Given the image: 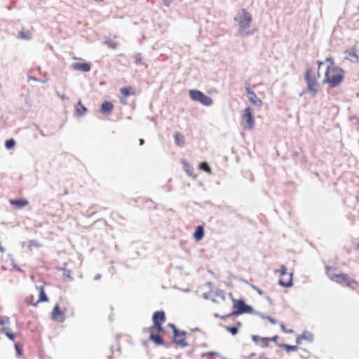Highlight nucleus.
I'll list each match as a JSON object with an SVG mask.
<instances>
[{"label": "nucleus", "mask_w": 359, "mask_h": 359, "mask_svg": "<svg viewBox=\"0 0 359 359\" xmlns=\"http://www.w3.org/2000/svg\"><path fill=\"white\" fill-rule=\"evenodd\" d=\"M139 142H140V145H142L144 142V140H142V139H140Z\"/></svg>", "instance_id": "ea45409f"}, {"label": "nucleus", "mask_w": 359, "mask_h": 359, "mask_svg": "<svg viewBox=\"0 0 359 359\" xmlns=\"http://www.w3.org/2000/svg\"><path fill=\"white\" fill-rule=\"evenodd\" d=\"M207 355H218V353H215V352H209V353H207Z\"/></svg>", "instance_id": "58836bf2"}, {"label": "nucleus", "mask_w": 359, "mask_h": 359, "mask_svg": "<svg viewBox=\"0 0 359 359\" xmlns=\"http://www.w3.org/2000/svg\"><path fill=\"white\" fill-rule=\"evenodd\" d=\"M62 99H65V96L64 95H62L61 97Z\"/></svg>", "instance_id": "79ce46f5"}, {"label": "nucleus", "mask_w": 359, "mask_h": 359, "mask_svg": "<svg viewBox=\"0 0 359 359\" xmlns=\"http://www.w3.org/2000/svg\"><path fill=\"white\" fill-rule=\"evenodd\" d=\"M1 332L4 333L6 337L11 341H14L15 338V334L11 332H10L9 328L3 327L1 329Z\"/></svg>", "instance_id": "b1692460"}, {"label": "nucleus", "mask_w": 359, "mask_h": 359, "mask_svg": "<svg viewBox=\"0 0 359 359\" xmlns=\"http://www.w3.org/2000/svg\"><path fill=\"white\" fill-rule=\"evenodd\" d=\"M280 347L283 348L287 352L297 351L298 350L297 346H292L289 344H281Z\"/></svg>", "instance_id": "a878e982"}, {"label": "nucleus", "mask_w": 359, "mask_h": 359, "mask_svg": "<svg viewBox=\"0 0 359 359\" xmlns=\"http://www.w3.org/2000/svg\"><path fill=\"white\" fill-rule=\"evenodd\" d=\"M72 68L76 71L88 72L90 71L91 65L87 62H76L72 65Z\"/></svg>", "instance_id": "f3484780"}, {"label": "nucleus", "mask_w": 359, "mask_h": 359, "mask_svg": "<svg viewBox=\"0 0 359 359\" xmlns=\"http://www.w3.org/2000/svg\"><path fill=\"white\" fill-rule=\"evenodd\" d=\"M281 327H282V329H283V330L285 329V327H284V325H281Z\"/></svg>", "instance_id": "a19ab883"}, {"label": "nucleus", "mask_w": 359, "mask_h": 359, "mask_svg": "<svg viewBox=\"0 0 359 359\" xmlns=\"http://www.w3.org/2000/svg\"><path fill=\"white\" fill-rule=\"evenodd\" d=\"M278 339V336H273V337L270 338V341H276Z\"/></svg>", "instance_id": "e433bc0d"}, {"label": "nucleus", "mask_w": 359, "mask_h": 359, "mask_svg": "<svg viewBox=\"0 0 359 359\" xmlns=\"http://www.w3.org/2000/svg\"><path fill=\"white\" fill-rule=\"evenodd\" d=\"M142 60V56L140 54H137L135 57V63L139 64L141 62Z\"/></svg>", "instance_id": "72a5a7b5"}, {"label": "nucleus", "mask_w": 359, "mask_h": 359, "mask_svg": "<svg viewBox=\"0 0 359 359\" xmlns=\"http://www.w3.org/2000/svg\"><path fill=\"white\" fill-rule=\"evenodd\" d=\"M66 311L65 306H60L59 304H55L52 311V318L60 323L63 322L65 319Z\"/></svg>", "instance_id": "ddd939ff"}, {"label": "nucleus", "mask_w": 359, "mask_h": 359, "mask_svg": "<svg viewBox=\"0 0 359 359\" xmlns=\"http://www.w3.org/2000/svg\"><path fill=\"white\" fill-rule=\"evenodd\" d=\"M29 246H34L36 248H39L41 246V245L37 243L36 241H31L29 242Z\"/></svg>", "instance_id": "473e14b6"}, {"label": "nucleus", "mask_w": 359, "mask_h": 359, "mask_svg": "<svg viewBox=\"0 0 359 359\" xmlns=\"http://www.w3.org/2000/svg\"><path fill=\"white\" fill-rule=\"evenodd\" d=\"M5 251H6L5 248L3 247L1 243L0 242V254H1V255H2L5 252Z\"/></svg>", "instance_id": "f704fd0d"}, {"label": "nucleus", "mask_w": 359, "mask_h": 359, "mask_svg": "<svg viewBox=\"0 0 359 359\" xmlns=\"http://www.w3.org/2000/svg\"><path fill=\"white\" fill-rule=\"evenodd\" d=\"M236 21L238 22L240 28L244 30L245 28L250 26L252 22V16L247 10L242 8L238 11Z\"/></svg>", "instance_id": "423d86ee"}, {"label": "nucleus", "mask_w": 359, "mask_h": 359, "mask_svg": "<svg viewBox=\"0 0 359 359\" xmlns=\"http://www.w3.org/2000/svg\"><path fill=\"white\" fill-rule=\"evenodd\" d=\"M242 119L245 123V129L252 130L255 126V118L253 117L252 109L251 107H246L242 114Z\"/></svg>", "instance_id": "9d476101"}, {"label": "nucleus", "mask_w": 359, "mask_h": 359, "mask_svg": "<svg viewBox=\"0 0 359 359\" xmlns=\"http://www.w3.org/2000/svg\"><path fill=\"white\" fill-rule=\"evenodd\" d=\"M114 109V104L109 101H104L101 105V112L104 115H109Z\"/></svg>", "instance_id": "a211bd4d"}, {"label": "nucleus", "mask_w": 359, "mask_h": 359, "mask_svg": "<svg viewBox=\"0 0 359 359\" xmlns=\"http://www.w3.org/2000/svg\"><path fill=\"white\" fill-rule=\"evenodd\" d=\"M325 273L329 278L340 285H345L346 286L354 290L358 287V283L355 279L348 276V274L344 273H337L336 267L326 266Z\"/></svg>", "instance_id": "f03ea898"}, {"label": "nucleus", "mask_w": 359, "mask_h": 359, "mask_svg": "<svg viewBox=\"0 0 359 359\" xmlns=\"http://www.w3.org/2000/svg\"><path fill=\"white\" fill-rule=\"evenodd\" d=\"M147 331L149 333L150 340L153 341L156 345L163 344V340L159 334L161 331H158L157 329L151 330V328H148Z\"/></svg>", "instance_id": "2eb2a0df"}, {"label": "nucleus", "mask_w": 359, "mask_h": 359, "mask_svg": "<svg viewBox=\"0 0 359 359\" xmlns=\"http://www.w3.org/2000/svg\"><path fill=\"white\" fill-rule=\"evenodd\" d=\"M76 115L79 116H84L87 112V108L82 104L81 101H79L75 107Z\"/></svg>", "instance_id": "aec40b11"}, {"label": "nucleus", "mask_w": 359, "mask_h": 359, "mask_svg": "<svg viewBox=\"0 0 359 359\" xmlns=\"http://www.w3.org/2000/svg\"><path fill=\"white\" fill-rule=\"evenodd\" d=\"M233 306L232 311L227 313L226 317H231L233 316H238L245 313H250L252 311V307L245 304L242 299H232Z\"/></svg>", "instance_id": "20e7f679"}, {"label": "nucleus", "mask_w": 359, "mask_h": 359, "mask_svg": "<svg viewBox=\"0 0 359 359\" xmlns=\"http://www.w3.org/2000/svg\"><path fill=\"white\" fill-rule=\"evenodd\" d=\"M120 92L122 95V97L121 98V103L126 104H127V97L129 95H133L135 93L134 88L132 86H126L121 88L120 89Z\"/></svg>", "instance_id": "dca6fc26"}, {"label": "nucleus", "mask_w": 359, "mask_h": 359, "mask_svg": "<svg viewBox=\"0 0 359 359\" xmlns=\"http://www.w3.org/2000/svg\"><path fill=\"white\" fill-rule=\"evenodd\" d=\"M36 288L38 292L39 297L36 299L34 294L30 295L29 297L27 298V302L28 304L36 306L39 303L46 302L48 301V298L45 292L44 285L37 286Z\"/></svg>", "instance_id": "0eeeda50"}, {"label": "nucleus", "mask_w": 359, "mask_h": 359, "mask_svg": "<svg viewBox=\"0 0 359 359\" xmlns=\"http://www.w3.org/2000/svg\"><path fill=\"white\" fill-rule=\"evenodd\" d=\"M15 348L18 356H21L23 352V347L22 344L16 343L15 344Z\"/></svg>", "instance_id": "c85d7f7f"}, {"label": "nucleus", "mask_w": 359, "mask_h": 359, "mask_svg": "<svg viewBox=\"0 0 359 359\" xmlns=\"http://www.w3.org/2000/svg\"><path fill=\"white\" fill-rule=\"evenodd\" d=\"M199 168L208 173L211 172V169L206 162H202L200 164Z\"/></svg>", "instance_id": "bb28decb"}, {"label": "nucleus", "mask_w": 359, "mask_h": 359, "mask_svg": "<svg viewBox=\"0 0 359 359\" xmlns=\"http://www.w3.org/2000/svg\"><path fill=\"white\" fill-rule=\"evenodd\" d=\"M9 203L11 205L15 206L17 208L25 207L29 204V201L25 198L11 199Z\"/></svg>", "instance_id": "6ab92c4d"}, {"label": "nucleus", "mask_w": 359, "mask_h": 359, "mask_svg": "<svg viewBox=\"0 0 359 359\" xmlns=\"http://www.w3.org/2000/svg\"><path fill=\"white\" fill-rule=\"evenodd\" d=\"M204 236V228L203 226L201 225L197 226L194 233V238L196 241H201Z\"/></svg>", "instance_id": "412c9836"}, {"label": "nucleus", "mask_w": 359, "mask_h": 359, "mask_svg": "<svg viewBox=\"0 0 359 359\" xmlns=\"http://www.w3.org/2000/svg\"><path fill=\"white\" fill-rule=\"evenodd\" d=\"M245 90L248 100L255 106L258 107H262V101L255 94V93L251 89L249 82L245 84Z\"/></svg>", "instance_id": "4468645a"}, {"label": "nucleus", "mask_w": 359, "mask_h": 359, "mask_svg": "<svg viewBox=\"0 0 359 359\" xmlns=\"http://www.w3.org/2000/svg\"><path fill=\"white\" fill-rule=\"evenodd\" d=\"M266 319H267L268 320H269L272 324H276V320H273V318H271V317H269V316L266 317Z\"/></svg>", "instance_id": "c9c22d12"}, {"label": "nucleus", "mask_w": 359, "mask_h": 359, "mask_svg": "<svg viewBox=\"0 0 359 359\" xmlns=\"http://www.w3.org/2000/svg\"><path fill=\"white\" fill-rule=\"evenodd\" d=\"M357 248L358 249L359 248V243L357 245Z\"/></svg>", "instance_id": "37998d69"}, {"label": "nucleus", "mask_w": 359, "mask_h": 359, "mask_svg": "<svg viewBox=\"0 0 359 359\" xmlns=\"http://www.w3.org/2000/svg\"><path fill=\"white\" fill-rule=\"evenodd\" d=\"M205 298H210L213 302L221 304L222 309L229 306V303L226 302V297L222 292H210L205 295Z\"/></svg>", "instance_id": "9b49d317"}, {"label": "nucleus", "mask_w": 359, "mask_h": 359, "mask_svg": "<svg viewBox=\"0 0 359 359\" xmlns=\"http://www.w3.org/2000/svg\"><path fill=\"white\" fill-rule=\"evenodd\" d=\"M15 144V142L13 139H10L6 141L5 142V147L8 149H11L14 147Z\"/></svg>", "instance_id": "cd10ccee"}, {"label": "nucleus", "mask_w": 359, "mask_h": 359, "mask_svg": "<svg viewBox=\"0 0 359 359\" xmlns=\"http://www.w3.org/2000/svg\"><path fill=\"white\" fill-rule=\"evenodd\" d=\"M107 44L108 47L115 49L117 47V44L114 41H107Z\"/></svg>", "instance_id": "2f4dec72"}, {"label": "nucleus", "mask_w": 359, "mask_h": 359, "mask_svg": "<svg viewBox=\"0 0 359 359\" xmlns=\"http://www.w3.org/2000/svg\"><path fill=\"white\" fill-rule=\"evenodd\" d=\"M153 325L149 327L151 330L157 329L163 331L162 324L165 321V315L163 311H156L153 315Z\"/></svg>", "instance_id": "f8f14e48"}, {"label": "nucleus", "mask_w": 359, "mask_h": 359, "mask_svg": "<svg viewBox=\"0 0 359 359\" xmlns=\"http://www.w3.org/2000/svg\"><path fill=\"white\" fill-rule=\"evenodd\" d=\"M174 333V342L179 346L184 348L186 347L188 344L186 341L187 333L184 331L178 330L174 325L170 324Z\"/></svg>", "instance_id": "1a4fd4ad"}, {"label": "nucleus", "mask_w": 359, "mask_h": 359, "mask_svg": "<svg viewBox=\"0 0 359 359\" xmlns=\"http://www.w3.org/2000/svg\"><path fill=\"white\" fill-rule=\"evenodd\" d=\"M189 93L190 98L194 101L199 102L205 106H210L212 104V98L205 95L201 91L190 90Z\"/></svg>", "instance_id": "6e6552de"}, {"label": "nucleus", "mask_w": 359, "mask_h": 359, "mask_svg": "<svg viewBox=\"0 0 359 359\" xmlns=\"http://www.w3.org/2000/svg\"><path fill=\"white\" fill-rule=\"evenodd\" d=\"M320 74L319 69L316 71L311 67H308L306 70L304 78L307 84V90L313 95H316L319 90L320 83L318 79Z\"/></svg>", "instance_id": "7ed1b4c3"}, {"label": "nucleus", "mask_w": 359, "mask_h": 359, "mask_svg": "<svg viewBox=\"0 0 359 359\" xmlns=\"http://www.w3.org/2000/svg\"><path fill=\"white\" fill-rule=\"evenodd\" d=\"M318 69L325 65L326 69L325 72L323 83L327 84L331 88L339 86L344 80V71L342 68L336 65L332 57L326 58L324 62L317 61Z\"/></svg>", "instance_id": "f257e3e1"}, {"label": "nucleus", "mask_w": 359, "mask_h": 359, "mask_svg": "<svg viewBox=\"0 0 359 359\" xmlns=\"http://www.w3.org/2000/svg\"><path fill=\"white\" fill-rule=\"evenodd\" d=\"M226 330H228L233 335L236 334L238 332V328L236 327H226Z\"/></svg>", "instance_id": "7c9ffc66"}, {"label": "nucleus", "mask_w": 359, "mask_h": 359, "mask_svg": "<svg viewBox=\"0 0 359 359\" xmlns=\"http://www.w3.org/2000/svg\"><path fill=\"white\" fill-rule=\"evenodd\" d=\"M5 324V320L0 318V325H4Z\"/></svg>", "instance_id": "4c0bfd02"}, {"label": "nucleus", "mask_w": 359, "mask_h": 359, "mask_svg": "<svg viewBox=\"0 0 359 359\" xmlns=\"http://www.w3.org/2000/svg\"><path fill=\"white\" fill-rule=\"evenodd\" d=\"M175 144L179 147H182L184 144V137L179 132H176L174 135Z\"/></svg>", "instance_id": "4be33fe9"}, {"label": "nucleus", "mask_w": 359, "mask_h": 359, "mask_svg": "<svg viewBox=\"0 0 359 359\" xmlns=\"http://www.w3.org/2000/svg\"><path fill=\"white\" fill-rule=\"evenodd\" d=\"M253 339L256 342H260L264 347H267L269 345L270 338L255 336L253 337Z\"/></svg>", "instance_id": "5701e85b"}, {"label": "nucleus", "mask_w": 359, "mask_h": 359, "mask_svg": "<svg viewBox=\"0 0 359 359\" xmlns=\"http://www.w3.org/2000/svg\"><path fill=\"white\" fill-rule=\"evenodd\" d=\"M280 275L278 283L284 287H290L293 285L292 282V273L287 271V267L285 265H281L280 269L277 271Z\"/></svg>", "instance_id": "39448f33"}, {"label": "nucleus", "mask_w": 359, "mask_h": 359, "mask_svg": "<svg viewBox=\"0 0 359 359\" xmlns=\"http://www.w3.org/2000/svg\"><path fill=\"white\" fill-rule=\"evenodd\" d=\"M303 339H308V338H307V337H306V333H303L302 334H301V335L298 336V337H297V339H296V343H297V344H301V343H302V341Z\"/></svg>", "instance_id": "c756f323"}, {"label": "nucleus", "mask_w": 359, "mask_h": 359, "mask_svg": "<svg viewBox=\"0 0 359 359\" xmlns=\"http://www.w3.org/2000/svg\"><path fill=\"white\" fill-rule=\"evenodd\" d=\"M19 37L21 39L29 40L31 39V32L29 30H22L19 33Z\"/></svg>", "instance_id": "393cba45"}]
</instances>
